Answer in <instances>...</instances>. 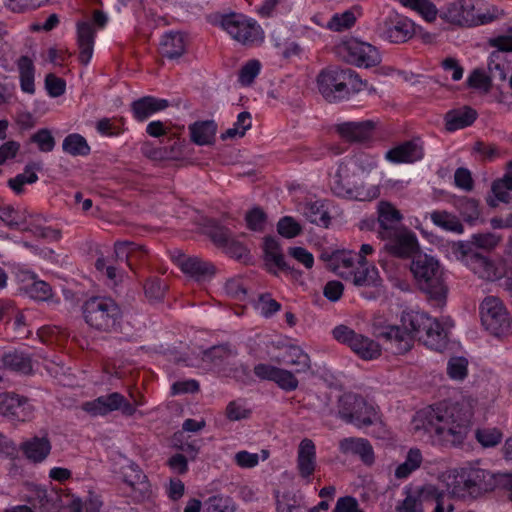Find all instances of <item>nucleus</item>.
I'll list each match as a JSON object with an SVG mask.
<instances>
[{"label":"nucleus","instance_id":"obj_1","mask_svg":"<svg viewBox=\"0 0 512 512\" xmlns=\"http://www.w3.org/2000/svg\"><path fill=\"white\" fill-rule=\"evenodd\" d=\"M473 400L442 402L420 410L416 428H422L444 446L457 447L464 443L472 426Z\"/></svg>","mask_w":512,"mask_h":512},{"label":"nucleus","instance_id":"obj_2","mask_svg":"<svg viewBox=\"0 0 512 512\" xmlns=\"http://www.w3.org/2000/svg\"><path fill=\"white\" fill-rule=\"evenodd\" d=\"M317 85L320 94L328 102H336L348 97L351 92L368 89L367 81L360 79L355 71L338 67L323 70L317 77Z\"/></svg>","mask_w":512,"mask_h":512},{"label":"nucleus","instance_id":"obj_3","mask_svg":"<svg viewBox=\"0 0 512 512\" xmlns=\"http://www.w3.org/2000/svg\"><path fill=\"white\" fill-rule=\"evenodd\" d=\"M85 322L93 329L105 333L121 332L123 311L110 297H91L82 305Z\"/></svg>","mask_w":512,"mask_h":512},{"label":"nucleus","instance_id":"obj_4","mask_svg":"<svg viewBox=\"0 0 512 512\" xmlns=\"http://www.w3.org/2000/svg\"><path fill=\"white\" fill-rule=\"evenodd\" d=\"M410 269L419 288L431 299L440 302L446 298L448 288L437 259L425 253H417L413 256Z\"/></svg>","mask_w":512,"mask_h":512},{"label":"nucleus","instance_id":"obj_5","mask_svg":"<svg viewBox=\"0 0 512 512\" xmlns=\"http://www.w3.org/2000/svg\"><path fill=\"white\" fill-rule=\"evenodd\" d=\"M337 415L358 428L373 425L379 419L374 406L368 404L362 396L353 393L339 397Z\"/></svg>","mask_w":512,"mask_h":512},{"label":"nucleus","instance_id":"obj_6","mask_svg":"<svg viewBox=\"0 0 512 512\" xmlns=\"http://www.w3.org/2000/svg\"><path fill=\"white\" fill-rule=\"evenodd\" d=\"M351 176L354 174L351 173L350 168L346 164L340 163L330 182V188L334 195L358 201H370L378 197L377 187H365L362 182L352 181Z\"/></svg>","mask_w":512,"mask_h":512},{"label":"nucleus","instance_id":"obj_7","mask_svg":"<svg viewBox=\"0 0 512 512\" xmlns=\"http://www.w3.org/2000/svg\"><path fill=\"white\" fill-rule=\"evenodd\" d=\"M480 0H458L450 3L441 18L459 26H477L491 22L493 16L482 12Z\"/></svg>","mask_w":512,"mask_h":512},{"label":"nucleus","instance_id":"obj_8","mask_svg":"<svg viewBox=\"0 0 512 512\" xmlns=\"http://www.w3.org/2000/svg\"><path fill=\"white\" fill-rule=\"evenodd\" d=\"M237 350L229 344L213 346L202 354V361L208 363L227 376L243 379L249 376V368L237 361Z\"/></svg>","mask_w":512,"mask_h":512},{"label":"nucleus","instance_id":"obj_9","mask_svg":"<svg viewBox=\"0 0 512 512\" xmlns=\"http://www.w3.org/2000/svg\"><path fill=\"white\" fill-rule=\"evenodd\" d=\"M479 313L483 327L492 335L500 337L511 331V318L499 298L485 297L480 304Z\"/></svg>","mask_w":512,"mask_h":512},{"label":"nucleus","instance_id":"obj_10","mask_svg":"<svg viewBox=\"0 0 512 512\" xmlns=\"http://www.w3.org/2000/svg\"><path fill=\"white\" fill-rule=\"evenodd\" d=\"M221 27L236 41L243 45H253L263 39V30L253 19L238 13L224 15Z\"/></svg>","mask_w":512,"mask_h":512},{"label":"nucleus","instance_id":"obj_11","mask_svg":"<svg viewBox=\"0 0 512 512\" xmlns=\"http://www.w3.org/2000/svg\"><path fill=\"white\" fill-rule=\"evenodd\" d=\"M333 337L340 343L347 345L359 358L363 360H374L381 355L380 344L355 332L346 325H338L332 331Z\"/></svg>","mask_w":512,"mask_h":512},{"label":"nucleus","instance_id":"obj_12","mask_svg":"<svg viewBox=\"0 0 512 512\" xmlns=\"http://www.w3.org/2000/svg\"><path fill=\"white\" fill-rule=\"evenodd\" d=\"M458 483L470 495L494 490V473L482 467L479 461L467 463L458 472Z\"/></svg>","mask_w":512,"mask_h":512},{"label":"nucleus","instance_id":"obj_13","mask_svg":"<svg viewBox=\"0 0 512 512\" xmlns=\"http://www.w3.org/2000/svg\"><path fill=\"white\" fill-rule=\"evenodd\" d=\"M140 404L136 400L130 403L121 393L113 392L83 403L82 409L94 417L105 416L114 411H120L124 416H132Z\"/></svg>","mask_w":512,"mask_h":512},{"label":"nucleus","instance_id":"obj_14","mask_svg":"<svg viewBox=\"0 0 512 512\" xmlns=\"http://www.w3.org/2000/svg\"><path fill=\"white\" fill-rule=\"evenodd\" d=\"M339 52L345 60L359 67H374L381 62V56L377 48L370 43L349 38L339 45Z\"/></svg>","mask_w":512,"mask_h":512},{"label":"nucleus","instance_id":"obj_15","mask_svg":"<svg viewBox=\"0 0 512 512\" xmlns=\"http://www.w3.org/2000/svg\"><path fill=\"white\" fill-rule=\"evenodd\" d=\"M376 32L391 43H403L414 35V24L398 14H390L377 23Z\"/></svg>","mask_w":512,"mask_h":512},{"label":"nucleus","instance_id":"obj_16","mask_svg":"<svg viewBox=\"0 0 512 512\" xmlns=\"http://www.w3.org/2000/svg\"><path fill=\"white\" fill-rule=\"evenodd\" d=\"M381 239L385 241V250L399 258H408L414 255L419 248L416 235L406 227H402Z\"/></svg>","mask_w":512,"mask_h":512},{"label":"nucleus","instance_id":"obj_17","mask_svg":"<svg viewBox=\"0 0 512 512\" xmlns=\"http://www.w3.org/2000/svg\"><path fill=\"white\" fill-rule=\"evenodd\" d=\"M29 400L15 392L0 394V414L15 421H26L32 416Z\"/></svg>","mask_w":512,"mask_h":512},{"label":"nucleus","instance_id":"obj_18","mask_svg":"<svg viewBox=\"0 0 512 512\" xmlns=\"http://www.w3.org/2000/svg\"><path fill=\"white\" fill-rule=\"evenodd\" d=\"M123 481L131 488V496L137 502L150 499L152 495L151 484L147 476L135 463L122 468Z\"/></svg>","mask_w":512,"mask_h":512},{"label":"nucleus","instance_id":"obj_19","mask_svg":"<svg viewBox=\"0 0 512 512\" xmlns=\"http://www.w3.org/2000/svg\"><path fill=\"white\" fill-rule=\"evenodd\" d=\"M254 373L262 380L275 382L279 388L287 392L296 390L299 385L294 370L289 371L269 364L260 363L254 367Z\"/></svg>","mask_w":512,"mask_h":512},{"label":"nucleus","instance_id":"obj_20","mask_svg":"<svg viewBox=\"0 0 512 512\" xmlns=\"http://www.w3.org/2000/svg\"><path fill=\"white\" fill-rule=\"evenodd\" d=\"M424 157L423 143L419 138L405 141L385 154V159L391 163H414Z\"/></svg>","mask_w":512,"mask_h":512},{"label":"nucleus","instance_id":"obj_21","mask_svg":"<svg viewBox=\"0 0 512 512\" xmlns=\"http://www.w3.org/2000/svg\"><path fill=\"white\" fill-rule=\"evenodd\" d=\"M277 364L294 367V373H307L311 370V359L304 350L296 345H286L280 355L271 358Z\"/></svg>","mask_w":512,"mask_h":512},{"label":"nucleus","instance_id":"obj_22","mask_svg":"<svg viewBox=\"0 0 512 512\" xmlns=\"http://www.w3.org/2000/svg\"><path fill=\"white\" fill-rule=\"evenodd\" d=\"M339 136L350 143H358L369 140L374 132L375 123L371 120L360 122H344L336 125Z\"/></svg>","mask_w":512,"mask_h":512},{"label":"nucleus","instance_id":"obj_23","mask_svg":"<svg viewBox=\"0 0 512 512\" xmlns=\"http://www.w3.org/2000/svg\"><path fill=\"white\" fill-rule=\"evenodd\" d=\"M416 337L429 348L441 351L447 345L448 332L436 319L429 317V324L421 325Z\"/></svg>","mask_w":512,"mask_h":512},{"label":"nucleus","instance_id":"obj_24","mask_svg":"<svg viewBox=\"0 0 512 512\" xmlns=\"http://www.w3.org/2000/svg\"><path fill=\"white\" fill-rule=\"evenodd\" d=\"M344 280L351 282L357 287L376 286L379 282V273L374 265L368 264L367 260L359 257L358 265L353 272H344Z\"/></svg>","mask_w":512,"mask_h":512},{"label":"nucleus","instance_id":"obj_25","mask_svg":"<svg viewBox=\"0 0 512 512\" xmlns=\"http://www.w3.org/2000/svg\"><path fill=\"white\" fill-rule=\"evenodd\" d=\"M263 249L265 262L270 273L276 276L278 275L277 270L272 268V266H275L277 269L289 272L293 275L298 274V272L285 261L280 244L274 237L267 236L264 238Z\"/></svg>","mask_w":512,"mask_h":512},{"label":"nucleus","instance_id":"obj_26","mask_svg":"<svg viewBox=\"0 0 512 512\" xmlns=\"http://www.w3.org/2000/svg\"><path fill=\"white\" fill-rule=\"evenodd\" d=\"M317 466L316 446L309 438H304L298 445L297 450V470L299 475L304 478H310Z\"/></svg>","mask_w":512,"mask_h":512},{"label":"nucleus","instance_id":"obj_27","mask_svg":"<svg viewBox=\"0 0 512 512\" xmlns=\"http://www.w3.org/2000/svg\"><path fill=\"white\" fill-rule=\"evenodd\" d=\"M402 214L392 204L380 202L378 206V235L380 238L404 227L401 224Z\"/></svg>","mask_w":512,"mask_h":512},{"label":"nucleus","instance_id":"obj_28","mask_svg":"<svg viewBox=\"0 0 512 512\" xmlns=\"http://www.w3.org/2000/svg\"><path fill=\"white\" fill-rule=\"evenodd\" d=\"M178 265L184 274L198 282L210 279L215 273V267L212 263L198 257L180 259Z\"/></svg>","mask_w":512,"mask_h":512},{"label":"nucleus","instance_id":"obj_29","mask_svg":"<svg viewBox=\"0 0 512 512\" xmlns=\"http://www.w3.org/2000/svg\"><path fill=\"white\" fill-rule=\"evenodd\" d=\"M381 335L393 354H404L412 348L413 337L402 326H388Z\"/></svg>","mask_w":512,"mask_h":512},{"label":"nucleus","instance_id":"obj_30","mask_svg":"<svg viewBox=\"0 0 512 512\" xmlns=\"http://www.w3.org/2000/svg\"><path fill=\"white\" fill-rule=\"evenodd\" d=\"M339 450L345 455H357L366 464L374 460L373 448L369 441L364 438L348 437L340 440Z\"/></svg>","mask_w":512,"mask_h":512},{"label":"nucleus","instance_id":"obj_31","mask_svg":"<svg viewBox=\"0 0 512 512\" xmlns=\"http://www.w3.org/2000/svg\"><path fill=\"white\" fill-rule=\"evenodd\" d=\"M95 29L89 22L77 24V44L79 48V61L87 65L93 55Z\"/></svg>","mask_w":512,"mask_h":512},{"label":"nucleus","instance_id":"obj_32","mask_svg":"<svg viewBox=\"0 0 512 512\" xmlns=\"http://www.w3.org/2000/svg\"><path fill=\"white\" fill-rule=\"evenodd\" d=\"M186 51V39L180 32H169L162 36L159 44V53L163 58L175 60Z\"/></svg>","mask_w":512,"mask_h":512},{"label":"nucleus","instance_id":"obj_33","mask_svg":"<svg viewBox=\"0 0 512 512\" xmlns=\"http://www.w3.org/2000/svg\"><path fill=\"white\" fill-rule=\"evenodd\" d=\"M169 106L166 99H158L152 96H144L131 104L134 118L144 121L152 114L162 111Z\"/></svg>","mask_w":512,"mask_h":512},{"label":"nucleus","instance_id":"obj_34","mask_svg":"<svg viewBox=\"0 0 512 512\" xmlns=\"http://www.w3.org/2000/svg\"><path fill=\"white\" fill-rule=\"evenodd\" d=\"M467 266L484 280L494 281L501 276L494 262L479 253L471 254L467 259Z\"/></svg>","mask_w":512,"mask_h":512},{"label":"nucleus","instance_id":"obj_35","mask_svg":"<svg viewBox=\"0 0 512 512\" xmlns=\"http://www.w3.org/2000/svg\"><path fill=\"white\" fill-rule=\"evenodd\" d=\"M21 450L30 461L34 463L42 462L47 458L51 451V443L46 436L33 437L21 444Z\"/></svg>","mask_w":512,"mask_h":512},{"label":"nucleus","instance_id":"obj_36","mask_svg":"<svg viewBox=\"0 0 512 512\" xmlns=\"http://www.w3.org/2000/svg\"><path fill=\"white\" fill-rule=\"evenodd\" d=\"M142 153L153 161L178 160L182 156V143L176 140L170 146L153 147L149 143L142 146Z\"/></svg>","mask_w":512,"mask_h":512},{"label":"nucleus","instance_id":"obj_37","mask_svg":"<svg viewBox=\"0 0 512 512\" xmlns=\"http://www.w3.org/2000/svg\"><path fill=\"white\" fill-rule=\"evenodd\" d=\"M191 141L197 145H210L215 140L217 124L213 120L197 121L189 125Z\"/></svg>","mask_w":512,"mask_h":512},{"label":"nucleus","instance_id":"obj_38","mask_svg":"<svg viewBox=\"0 0 512 512\" xmlns=\"http://www.w3.org/2000/svg\"><path fill=\"white\" fill-rule=\"evenodd\" d=\"M477 118V112L471 107L449 111L445 115V127L448 131H456L470 126Z\"/></svg>","mask_w":512,"mask_h":512},{"label":"nucleus","instance_id":"obj_39","mask_svg":"<svg viewBox=\"0 0 512 512\" xmlns=\"http://www.w3.org/2000/svg\"><path fill=\"white\" fill-rule=\"evenodd\" d=\"M357 253L353 251H335L329 256V267L344 279V272H353L358 265Z\"/></svg>","mask_w":512,"mask_h":512},{"label":"nucleus","instance_id":"obj_40","mask_svg":"<svg viewBox=\"0 0 512 512\" xmlns=\"http://www.w3.org/2000/svg\"><path fill=\"white\" fill-rule=\"evenodd\" d=\"M115 257L118 260H125L130 269H134L133 260L141 259L146 250L143 246L129 241H118L114 245Z\"/></svg>","mask_w":512,"mask_h":512},{"label":"nucleus","instance_id":"obj_41","mask_svg":"<svg viewBox=\"0 0 512 512\" xmlns=\"http://www.w3.org/2000/svg\"><path fill=\"white\" fill-rule=\"evenodd\" d=\"M60 497L55 492H48L45 489L37 488L31 498V503L39 512H58L60 508Z\"/></svg>","mask_w":512,"mask_h":512},{"label":"nucleus","instance_id":"obj_42","mask_svg":"<svg viewBox=\"0 0 512 512\" xmlns=\"http://www.w3.org/2000/svg\"><path fill=\"white\" fill-rule=\"evenodd\" d=\"M17 68L19 71L20 87L24 93L34 94V74L35 67L33 61L28 56H21L17 60Z\"/></svg>","mask_w":512,"mask_h":512},{"label":"nucleus","instance_id":"obj_43","mask_svg":"<svg viewBox=\"0 0 512 512\" xmlns=\"http://www.w3.org/2000/svg\"><path fill=\"white\" fill-rule=\"evenodd\" d=\"M1 362L3 367L17 372L29 373L32 369L30 357L17 350L4 353Z\"/></svg>","mask_w":512,"mask_h":512},{"label":"nucleus","instance_id":"obj_44","mask_svg":"<svg viewBox=\"0 0 512 512\" xmlns=\"http://www.w3.org/2000/svg\"><path fill=\"white\" fill-rule=\"evenodd\" d=\"M423 457L421 451L417 448H411L403 463L395 468L394 476L398 480L406 479L422 464Z\"/></svg>","mask_w":512,"mask_h":512},{"label":"nucleus","instance_id":"obj_45","mask_svg":"<svg viewBox=\"0 0 512 512\" xmlns=\"http://www.w3.org/2000/svg\"><path fill=\"white\" fill-rule=\"evenodd\" d=\"M430 219L436 226L440 227L443 230L454 232L457 234H462L464 232V227L460 222L459 218L447 211L437 210L433 211L430 214Z\"/></svg>","mask_w":512,"mask_h":512},{"label":"nucleus","instance_id":"obj_46","mask_svg":"<svg viewBox=\"0 0 512 512\" xmlns=\"http://www.w3.org/2000/svg\"><path fill=\"white\" fill-rule=\"evenodd\" d=\"M456 208L469 225H475L480 218L479 203L475 199L462 197L456 201Z\"/></svg>","mask_w":512,"mask_h":512},{"label":"nucleus","instance_id":"obj_47","mask_svg":"<svg viewBox=\"0 0 512 512\" xmlns=\"http://www.w3.org/2000/svg\"><path fill=\"white\" fill-rule=\"evenodd\" d=\"M424 324H429V316L427 314L417 311L402 313L401 326L409 332L413 338L419 335V327Z\"/></svg>","mask_w":512,"mask_h":512},{"label":"nucleus","instance_id":"obj_48","mask_svg":"<svg viewBox=\"0 0 512 512\" xmlns=\"http://www.w3.org/2000/svg\"><path fill=\"white\" fill-rule=\"evenodd\" d=\"M509 70V63L505 60L504 56L499 51H493L488 61V71L491 79L505 81Z\"/></svg>","mask_w":512,"mask_h":512},{"label":"nucleus","instance_id":"obj_49","mask_svg":"<svg viewBox=\"0 0 512 512\" xmlns=\"http://www.w3.org/2000/svg\"><path fill=\"white\" fill-rule=\"evenodd\" d=\"M303 214L306 219L316 225L328 227L330 223V216L323 205L318 202L306 203L303 209Z\"/></svg>","mask_w":512,"mask_h":512},{"label":"nucleus","instance_id":"obj_50","mask_svg":"<svg viewBox=\"0 0 512 512\" xmlns=\"http://www.w3.org/2000/svg\"><path fill=\"white\" fill-rule=\"evenodd\" d=\"M63 150L73 156L88 155L90 152V147L86 141V139L80 134H70L65 137L62 143Z\"/></svg>","mask_w":512,"mask_h":512},{"label":"nucleus","instance_id":"obj_51","mask_svg":"<svg viewBox=\"0 0 512 512\" xmlns=\"http://www.w3.org/2000/svg\"><path fill=\"white\" fill-rule=\"evenodd\" d=\"M356 19L354 11L349 9L341 13H335L327 22L326 27L334 32H343L354 26Z\"/></svg>","mask_w":512,"mask_h":512},{"label":"nucleus","instance_id":"obj_52","mask_svg":"<svg viewBox=\"0 0 512 512\" xmlns=\"http://www.w3.org/2000/svg\"><path fill=\"white\" fill-rule=\"evenodd\" d=\"M206 235L211 239V241L219 248H222L227 241L232 236V232L224 227L219 225L216 221H209L205 228Z\"/></svg>","mask_w":512,"mask_h":512},{"label":"nucleus","instance_id":"obj_53","mask_svg":"<svg viewBox=\"0 0 512 512\" xmlns=\"http://www.w3.org/2000/svg\"><path fill=\"white\" fill-rule=\"evenodd\" d=\"M252 410L247 407L246 401L236 399L230 401L225 409V416L229 421H241L250 418Z\"/></svg>","mask_w":512,"mask_h":512},{"label":"nucleus","instance_id":"obj_54","mask_svg":"<svg viewBox=\"0 0 512 512\" xmlns=\"http://www.w3.org/2000/svg\"><path fill=\"white\" fill-rule=\"evenodd\" d=\"M400 3L409 7L422 15V17L431 22L436 19L437 9L435 5L428 0H399Z\"/></svg>","mask_w":512,"mask_h":512},{"label":"nucleus","instance_id":"obj_55","mask_svg":"<svg viewBox=\"0 0 512 512\" xmlns=\"http://www.w3.org/2000/svg\"><path fill=\"white\" fill-rule=\"evenodd\" d=\"M35 165H27L24 172L16 177L8 180V186L17 194L23 192L25 184H32L38 180V176L34 171Z\"/></svg>","mask_w":512,"mask_h":512},{"label":"nucleus","instance_id":"obj_56","mask_svg":"<svg viewBox=\"0 0 512 512\" xmlns=\"http://www.w3.org/2000/svg\"><path fill=\"white\" fill-rule=\"evenodd\" d=\"M277 231L285 238H294L302 232V227L293 217L285 216L278 221Z\"/></svg>","mask_w":512,"mask_h":512},{"label":"nucleus","instance_id":"obj_57","mask_svg":"<svg viewBox=\"0 0 512 512\" xmlns=\"http://www.w3.org/2000/svg\"><path fill=\"white\" fill-rule=\"evenodd\" d=\"M475 437L483 447H493L500 443L502 434L496 428H483L476 430Z\"/></svg>","mask_w":512,"mask_h":512},{"label":"nucleus","instance_id":"obj_58","mask_svg":"<svg viewBox=\"0 0 512 512\" xmlns=\"http://www.w3.org/2000/svg\"><path fill=\"white\" fill-rule=\"evenodd\" d=\"M28 295L38 301H47L52 297L51 286L42 280L31 283L26 289Z\"/></svg>","mask_w":512,"mask_h":512},{"label":"nucleus","instance_id":"obj_59","mask_svg":"<svg viewBox=\"0 0 512 512\" xmlns=\"http://www.w3.org/2000/svg\"><path fill=\"white\" fill-rule=\"evenodd\" d=\"M30 139L37 144L41 152H51L55 147V139L51 131L46 128L38 130Z\"/></svg>","mask_w":512,"mask_h":512},{"label":"nucleus","instance_id":"obj_60","mask_svg":"<svg viewBox=\"0 0 512 512\" xmlns=\"http://www.w3.org/2000/svg\"><path fill=\"white\" fill-rule=\"evenodd\" d=\"M468 361L464 357H453L447 364V374L451 379L463 380L467 376Z\"/></svg>","mask_w":512,"mask_h":512},{"label":"nucleus","instance_id":"obj_61","mask_svg":"<svg viewBox=\"0 0 512 512\" xmlns=\"http://www.w3.org/2000/svg\"><path fill=\"white\" fill-rule=\"evenodd\" d=\"M261 64L258 60L248 61L239 71V82L244 86H249L258 76Z\"/></svg>","mask_w":512,"mask_h":512},{"label":"nucleus","instance_id":"obj_62","mask_svg":"<svg viewBox=\"0 0 512 512\" xmlns=\"http://www.w3.org/2000/svg\"><path fill=\"white\" fill-rule=\"evenodd\" d=\"M167 285L158 278L147 280L144 285L145 295L150 301H160L165 295Z\"/></svg>","mask_w":512,"mask_h":512},{"label":"nucleus","instance_id":"obj_63","mask_svg":"<svg viewBox=\"0 0 512 512\" xmlns=\"http://www.w3.org/2000/svg\"><path fill=\"white\" fill-rule=\"evenodd\" d=\"M245 220L250 230L262 231L266 223V214L261 208L255 207L246 213Z\"/></svg>","mask_w":512,"mask_h":512},{"label":"nucleus","instance_id":"obj_64","mask_svg":"<svg viewBox=\"0 0 512 512\" xmlns=\"http://www.w3.org/2000/svg\"><path fill=\"white\" fill-rule=\"evenodd\" d=\"M205 512H235V507L228 498L212 497L206 504Z\"/></svg>","mask_w":512,"mask_h":512}]
</instances>
